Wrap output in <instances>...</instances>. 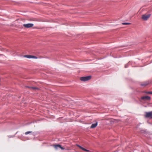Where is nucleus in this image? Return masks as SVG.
Here are the masks:
<instances>
[{"instance_id": "obj_1", "label": "nucleus", "mask_w": 152, "mask_h": 152, "mask_svg": "<svg viewBox=\"0 0 152 152\" xmlns=\"http://www.w3.org/2000/svg\"><path fill=\"white\" fill-rule=\"evenodd\" d=\"M91 76L82 77H80V80L83 81H86L90 80L91 78Z\"/></svg>"}, {"instance_id": "obj_2", "label": "nucleus", "mask_w": 152, "mask_h": 152, "mask_svg": "<svg viewBox=\"0 0 152 152\" xmlns=\"http://www.w3.org/2000/svg\"><path fill=\"white\" fill-rule=\"evenodd\" d=\"M34 24L31 23L24 24L23 25V27L25 28H28L32 27L34 26Z\"/></svg>"}, {"instance_id": "obj_3", "label": "nucleus", "mask_w": 152, "mask_h": 152, "mask_svg": "<svg viewBox=\"0 0 152 152\" xmlns=\"http://www.w3.org/2000/svg\"><path fill=\"white\" fill-rule=\"evenodd\" d=\"M151 16L150 14H145L143 15L142 16V18L144 20H147Z\"/></svg>"}, {"instance_id": "obj_4", "label": "nucleus", "mask_w": 152, "mask_h": 152, "mask_svg": "<svg viewBox=\"0 0 152 152\" xmlns=\"http://www.w3.org/2000/svg\"><path fill=\"white\" fill-rule=\"evenodd\" d=\"M150 99V97L148 96H143L141 97V99L143 101L149 100Z\"/></svg>"}, {"instance_id": "obj_5", "label": "nucleus", "mask_w": 152, "mask_h": 152, "mask_svg": "<svg viewBox=\"0 0 152 152\" xmlns=\"http://www.w3.org/2000/svg\"><path fill=\"white\" fill-rule=\"evenodd\" d=\"M145 116L147 118H152V111L146 113Z\"/></svg>"}, {"instance_id": "obj_6", "label": "nucleus", "mask_w": 152, "mask_h": 152, "mask_svg": "<svg viewBox=\"0 0 152 152\" xmlns=\"http://www.w3.org/2000/svg\"><path fill=\"white\" fill-rule=\"evenodd\" d=\"M53 146L54 147V148L56 150L58 149V148H61L62 150L64 149V148L62 147L61 145L59 144L54 145H53Z\"/></svg>"}, {"instance_id": "obj_7", "label": "nucleus", "mask_w": 152, "mask_h": 152, "mask_svg": "<svg viewBox=\"0 0 152 152\" xmlns=\"http://www.w3.org/2000/svg\"><path fill=\"white\" fill-rule=\"evenodd\" d=\"M98 124L97 122H96V123L93 124L91 126V128H94L96 127Z\"/></svg>"}, {"instance_id": "obj_8", "label": "nucleus", "mask_w": 152, "mask_h": 152, "mask_svg": "<svg viewBox=\"0 0 152 152\" xmlns=\"http://www.w3.org/2000/svg\"><path fill=\"white\" fill-rule=\"evenodd\" d=\"M23 56L24 57H26L28 58H31V55H24Z\"/></svg>"}, {"instance_id": "obj_9", "label": "nucleus", "mask_w": 152, "mask_h": 152, "mask_svg": "<svg viewBox=\"0 0 152 152\" xmlns=\"http://www.w3.org/2000/svg\"><path fill=\"white\" fill-rule=\"evenodd\" d=\"M80 149H81L82 150H83V151H87V152H89V150H87V149H86L85 148L82 147V146H81V147Z\"/></svg>"}, {"instance_id": "obj_10", "label": "nucleus", "mask_w": 152, "mask_h": 152, "mask_svg": "<svg viewBox=\"0 0 152 152\" xmlns=\"http://www.w3.org/2000/svg\"><path fill=\"white\" fill-rule=\"evenodd\" d=\"M122 24L123 25H128L130 24V23H123Z\"/></svg>"}, {"instance_id": "obj_11", "label": "nucleus", "mask_w": 152, "mask_h": 152, "mask_svg": "<svg viewBox=\"0 0 152 152\" xmlns=\"http://www.w3.org/2000/svg\"><path fill=\"white\" fill-rule=\"evenodd\" d=\"M32 132L31 131H28V132H26L25 133V134H26V135H27L31 133Z\"/></svg>"}, {"instance_id": "obj_12", "label": "nucleus", "mask_w": 152, "mask_h": 152, "mask_svg": "<svg viewBox=\"0 0 152 152\" xmlns=\"http://www.w3.org/2000/svg\"><path fill=\"white\" fill-rule=\"evenodd\" d=\"M31 58L37 59V58L36 56H31Z\"/></svg>"}, {"instance_id": "obj_13", "label": "nucleus", "mask_w": 152, "mask_h": 152, "mask_svg": "<svg viewBox=\"0 0 152 152\" xmlns=\"http://www.w3.org/2000/svg\"><path fill=\"white\" fill-rule=\"evenodd\" d=\"M30 88L33 89H37V90L38 89V88L37 87H30Z\"/></svg>"}, {"instance_id": "obj_14", "label": "nucleus", "mask_w": 152, "mask_h": 152, "mask_svg": "<svg viewBox=\"0 0 152 152\" xmlns=\"http://www.w3.org/2000/svg\"><path fill=\"white\" fill-rule=\"evenodd\" d=\"M146 93L148 94H152V92H147Z\"/></svg>"}, {"instance_id": "obj_15", "label": "nucleus", "mask_w": 152, "mask_h": 152, "mask_svg": "<svg viewBox=\"0 0 152 152\" xmlns=\"http://www.w3.org/2000/svg\"><path fill=\"white\" fill-rule=\"evenodd\" d=\"M128 64H126L125 65V68H127L128 67Z\"/></svg>"}, {"instance_id": "obj_16", "label": "nucleus", "mask_w": 152, "mask_h": 152, "mask_svg": "<svg viewBox=\"0 0 152 152\" xmlns=\"http://www.w3.org/2000/svg\"><path fill=\"white\" fill-rule=\"evenodd\" d=\"M77 146L78 147H79L80 148H81V146H80V145H77Z\"/></svg>"}]
</instances>
